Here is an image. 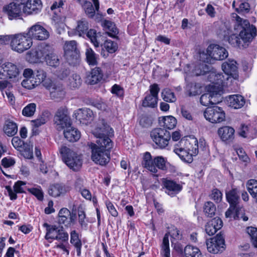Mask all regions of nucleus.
<instances>
[{"label":"nucleus","mask_w":257,"mask_h":257,"mask_svg":"<svg viewBox=\"0 0 257 257\" xmlns=\"http://www.w3.org/2000/svg\"><path fill=\"white\" fill-rule=\"evenodd\" d=\"M246 185L250 195L257 202V180L250 179L247 181Z\"/></svg>","instance_id":"nucleus-45"},{"label":"nucleus","mask_w":257,"mask_h":257,"mask_svg":"<svg viewBox=\"0 0 257 257\" xmlns=\"http://www.w3.org/2000/svg\"><path fill=\"white\" fill-rule=\"evenodd\" d=\"M227 101L229 106L235 109L242 107L245 103V99L243 96L239 94L232 95L229 96Z\"/></svg>","instance_id":"nucleus-32"},{"label":"nucleus","mask_w":257,"mask_h":257,"mask_svg":"<svg viewBox=\"0 0 257 257\" xmlns=\"http://www.w3.org/2000/svg\"><path fill=\"white\" fill-rule=\"evenodd\" d=\"M74 115L76 119L78 120L80 123L87 124L93 118V113L92 111L87 108H80L75 111Z\"/></svg>","instance_id":"nucleus-21"},{"label":"nucleus","mask_w":257,"mask_h":257,"mask_svg":"<svg viewBox=\"0 0 257 257\" xmlns=\"http://www.w3.org/2000/svg\"><path fill=\"white\" fill-rule=\"evenodd\" d=\"M203 211L207 216L212 217L215 215L216 207L213 202H207L204 205Z\"/></svg>","instance_id":"nucleus-49"},{"label":"nucleus","mask_w":257,"mask_h":257,"mask_svg":"<svg viewBox=\"0 0 257 257\" xmlns=\"http://www.w3.org/2000/svg\"><path fill=\"white\" fill-rule=\"evenodd\" d=\"M46 77V73L43 70H38L34 76L35 83L38 85L40 84Z\"/></svg>","instance_id":"nucleus-60"},{"label":"nucleus","mask_w":257,"mask_h":257,"mask_svg":"<svg viewBox=\"0 0 257 257\" xmlns=\"http://www.w3.org/2000/svg\"><path fill=\"white\" fill-rule=\"evenodd\" d=\"M163 99L168 102H174L176 100L174 93L169 88L164 89L161 93Z\"/></svg>","instance_id":"nucleus-47"},{"label":"nucleus","mask_w":257,"mask_h":257,"mask_svg":"<svg viewBox=\"0 0 257 257\" xmlns=\"http://www.w3.org/2000/svg\"><path fill=\"white\" fill-rule=\"evenodd\" d=\"M206 243L208 251L213 253L222 252L224 249L225 241L221 234H217L215 237L207 240Z\"/></svg>","instance_id":"nucleus-12"},{"label":"nucleus","mask_w":257,"mask_h":257,"mask_svg":"<svg viewBox=\"0 0 257 257\" xmlns=\"http://www.w3.org/2000/svg\"><path fill=\"white\" fill-rule=\"evenodd\" d=\"M184 253L186 257H202L200 249L191 245H188L185 247Z\"/></svg>","instance_id":"nucleus-38"},{"label":"nucleus","mask_w":257,"mask_h":257,"mask_svg":"<svg viewBox=\"0 0 257 257\" xmlns=\"http://www.w3.org/2000/svg\"><path fill=\"white\" fill-rule=\"evenodd\" d=\"M54 51V49L51 46L45 43L41 44L28 53L30 56L29 60L33 63L45 61Z\"/></svg>","instance_id":"nucleus-7"},{"label":"nucleus","mask_w":257,"mask_h":257,"mask_svg":"<svg viewBox=\"0 0 257 257\" xmlns=\"http://www.w3.org/2000/svg\"><path fill=\"white\" fill-rule=\"evenodd\" d=\"M240 136L252 139L257 135V128L253 124L242 125L239 132Z\"/></svg>","instance_id":"nucleus-28"},{"label":"nucleus","mask_w":257,"mask_h":257,"mask_svg":"<svg viewBox=\"0 0 257 257\" xmlns=\"http://www.w3.org/2000/svg\"><path fill=\"white\" fill-rule=\"evenodd\" d=\"M46 62L50 66L56 67L59 64V59L58 56L55 54L54 51L45 60Z\"/></svg>","instance_id":"nucleus-55"},{"label":"nucleus","mask_w":257,"mask_h":257,"mask_svg":"<svg viewBox=\"0 0 257 257\" xmlns=\"http://www.w3.org/2000/svg\"><path fill=\"white\" fill-rule=\"evenodd\" d=\"M105 205L109 213L113 217L118 216V212L112 203L109 200H106L105 202Z\"/></svg>","instance_id":"nucleus-64"},{"label":"nucleus","mask_w":257,"mask_h":257,"mask_svg":"<svg viewBox=\"0 0 257 257\" xmlns=\"http://www.w3.org/2000/svg\"><path fill=\"white\" fill-rule=\"evenodd\" d=\"M163 185L166 189L165 192L171 196H174L182 189V185L170 180L164 179L163 181Z\"/></svg>","instance_id":"nucleus-22"},{"label":"nucleus","mask_w":257,"mask_h":257,"mask_svg":"<svg viewBox=\"0 0 257 257\" xmlns=\"http://www.w3.org/2000/svg\"><path fill=\"white\" fill-rule=\"evenodd\" d=\"M21 84L24 87L28 89H33L38 85L36 83H35L34 78L25 79L22 81Z\"/></svg>","instance_id":"nucleus-59"},{"label":"nucleus","mask_w":257,"mask_h":257,"mask_svg":"<svg viewBox=\"0 0 257 257\" xmlns=\"http://www.w3.org/2000/svg\"><path fill=\"white\" fill-rule=\"evenodd\" d=\"M223 222L219 217H215L205 226V231L209 235H213L222 226Z\"/></svg>","instance_id":"nucleus-24"},{"label":"nucleus","mask_w":257,"mask_h":257,"mask_svg":"<svg viewBox=\"0 0 257 257\" xmlns=\"http://www.w3.org/2000/svg\"><path fill=\"white\" fill-rule=\"evenodd\" d=\"M204 116L211 123H220L225 118V114L222 108L217 106L206 108L204 111Z\"/></svg>","instance_id":"nucleus-9"},{"label":"nucleus","mask_w":257,"mask_h":257,"mask_svg":"<svg viewBox=\"0 0 257 257\" xmlns=\"http://www.w3.org/2000/svg\"><path fill=\"white\" fill-rule=\"evenodd\" d=\"M13 147L17 150L23 152L26 149V144L24 142L18 137H14L12 140Z\"/></svg>","instance_id":"nucleus-52"},{"label":"nucleus","mask_w":257,"mask_h":257,"mask_svg":"<svg viewBox=\"0 0 257 257\" xmlns=\"http://www.w3.org/2000/svg\"><path fill=\"white\" fill-rule=\"evenodd\" d=\"M3 69L4 73L7 72L8 77L9 78L17 77L19 73V69L17 66L12 63L7 62L3 64Z\"/></svg>","instance_id":"nucleus-37"},{"label":"nucleus","mask_w":257,"mask_h":257,"mask_svg":"<svg viewBox=\"0 0 257 257\" xmlns=\"http://www.w3.org/2000/svg\"><path fill=\"white\" fill-rule=\"evenodd\" d=\"M70 215V211L66 208L61 209L58 213V223L67 226L68 222V217Z\"/></svg>","instance_id":"nucleus-44"},{"label":"nucleus","mask_w":257,"mask_h":257,"mask_svg":"<svg viewBox=\"0 0 257 257\" xmlns=\"http://www.w3.org/2000/svg\"><path fill=\"white\" fill-rule=\"evenodd\" d=\"M89 29V24L87 20L85 19L77 22V25L76 27V34H78L80 36L86 34Z\"/></svg>","instance_id":"nucleus-41"},{"label":"nucleus","mask_w":257,"mask_h":257,"mask_svg":"<svg viewBox=\"0 0 257 257\" xmlns=\"http://www.w3.org/2000/svg\"><path fill=\"white\" fill-rule=\"evenodd\" d=\"M186 149L191 154L192 157L196 156L198 153V142L196 138L186 140L184 142Z\"/></svg>","instance_id":"nucleus-36"},{"label":"nucleus","mask_w":257,"mask_h":257,"mask_svg":"<svg viewBox=\"0 0 257 257\" xmlns=\"http://www.w3.org/2000/svg\"><path fill=\"white\" fill-rule=\"evenodd\" d=\"M65 192L64 187L59 184L51 186L48 190L49 194L54 197L59 196L60 195L64 194Z\"/></svg>","instance_id":"nucleus-40"},{"label":"nucleus","mask_w":257,"mask_h":257,"mask_svg":"<svg viewBox=\"0 0 257 257\" xmlns=\"http://www.w3.org/2000/svg\"><path fill=\"white\" fill-rule=\"evenodd\" d=\"M60 153L63 161L70 169L74 171H78L81 169L82 159L80 155L66 146L61 147L60 149Z\"/></svg>","instance_id":"nucleus-3"},{"label":"nucleus","mask_w":257,"mask_h":257,"mask_svg":"<svg viewBox=\"0 0 257 257\" xmlns=\"http://www.w3.org/2000/svg\"><path fill=\"white\" fill-rule=\"evenodd\" d=\"M183 141L180 142L174 146V152L185 162L191 163L193 161V157L187 149L181 146Z\"/></svg>","instance_id":"nucleus-23"},{"label":"nucleus","mask_w":257,"mask_h":257,"mask_svg":"<svg viewBox=\"0 0 257 257\" xmlns=\"http://www.w3.org/2000/svg\"><path fill=\"white\" fill-rule=\"evenodd\" d=\"M50 97L52 99L59 100L65 96V91L63 86L60 84H56L50 88Z\"/></svg>","instance_id":"nucleus-31"},{"label":"nucleus","mask_w":257,"mask_h":257,"mask_svg":"<svg viewBox=\"0 0 257 257\" xmlns=\"http://www.w3.org/2000/svg\"><path fill=\"white\" fill-rule=\"evenodd\" d=\"M208 91H210L211 99V104H216L220 101V92L221 90L219 87H216L214 85H209L206 87Z\"/></svg>","instance_id":"nucleus-35"},{"label":"nucleus","mask_w":257,"mask_h":257,"mask_svg":"<svg viewBox=\"0 0 257 257\" xmlns=\"http://www.w3.org/2000/svg\"><path fill=\"white\" fill-rule=\"evenodd\" d=\"M27 33L32 39L41 41L46 40L49 37L48 31L39 23L29 28Z\"/></svg>","instance_id":"nucleus-13"},{"label":"nucleus","mask_w":257,"mask_h":257,"mask_svg":"<svg viewBox=\"0 0 257 257\" xmlns=\"http://www.w3.org/2000/svg\"><path fill=\"white\" fill-rule=\"evenodd\" d=\"M65 138L69 142H75L77 141L81 136L80 132L75 127L70 125L64 131Z\"/></svg>","instance_id":"nucleus-29"},{"label":"nucleus","mask_w":257,"mask_h":257,"mask_svg":"<svg viewBox=\"0 0 257 257\" xmlns=\"http://www.w3.org/2000/svg\"><path fill=\"white\" fill-rule=\"evenodd\" d=\"M208 78L209 81L212 82V84L216 87H219L222 90L223 87L227 86L228 81L230 80L232 81V78L225 73L223 75L222 73L215 72H210L209 73Z\"/></svg>","instance_id":"nucleus-15"},{"label":"nucleus","mask_w":257,"mask_h":257,"mask_svg":"<svg viewBox=\"0 0 257 257\" xmlns=\"http://www.w3.org/2000/svg\"><path fill=\"white\" fill-rule=\"evenodd\" d=\"M68 82L71 87L78 88L82 83V79L79 75L73 73L69 77Z\"/></svg>","instance_id":"nucleus-46"},{"label":"nucleus","mask_w":257,"mask_h":257,"mask_svg":"<svg viewBox=\"0 0 257 257\" xmlns=\"http://www.w3.org/2000/svg\"><path fill=\"white\" fill-rule=\"evenodd\" d=\"M246 232L250 236L252 245L257 248V228L248 227L246 228Z\"/></svg>","instance_id":"nucleus-54"},{"label":"nucleus","mask_w":257,"mask_h":257,"mask_svg":"<svg viewBox=\"0 0 257 257\" xmlns=\"http://www.w3.org/2000/svg\"><path fill=\"white\" fill-rule=\"evenodd\" d=\"M36 104L31 103L27 105L22 110V114L27 117L32 116L36 111Z\"/></svg>","instance_id":"nucleus-53"},{"label":"nucleus","mask_w":257,"mask_h":257,"mask_svg":"<svg viewBox=\"0 0 257 257\" xmlns=\"http://www.w3.org/2000/svg\"><path fill=\"white\" fill-rule=\"evenodd\" d=\"M102 26L104 29L108 30L107 33L111 37L114 38L118 33V29L115 27L114 23L110 21L104 20Z\"/></svg>","instance_id":"nucleus-39"},{"label":"nucleus","mask_w":257,"mask_h":257,"mask_svg":"<svg viewBox=\"0 0 257 257\" xmlns=\"http://www.w3.org/2000/svg\"><path fill=\"white\" fill-rule=\"evenodd\" d=\"M150 137L157 148L164 149L166 148L169 144L171 134L164 128L157 127L151 131Z\"/></svg>","instance_id":"nucleus-6"},{"label":"nucleus","mask_w":257,"mask_h":257,"mask_svg":"<svg viewBox=\"0 0 257 257\" xmlns=\"http://www.w3.org/2000/svg\"><path fill=\"white\" fill-rule=\"evenodd\" d=\"M94 5L93 6L92 3L89 1H86L83 3L82 8L84 10L85 14L89 18L92 19L95 15L96 13L97 15H99V2L98 0H92Z\"/></svg>","instance_id":"nucleus-20"},{"label":"nucleus","mask_w":257,"mask_h":257,"mask_svg":"<svg viewBox=\"0 0 257 257\" xmlns=\"http://www.w3.org/2000/svg\"><path fill=\"white\" fill-rule=\"evenodd\" d=\"M209 66L204 63H199L195 65L193 73L196 76L204 75L209 71Z\"/></svg>","instance_id":"nucleus-48"},{"label":"nucleus","mask_w":257,"mask_h":257,"mask_svg":"<svg viewBox=\"0 0 257 257\" xmlns=\"http://www.w3.org/2000/svg\"><path fill=\"white\" fill-rule=\"evenodd\" d=\"M13 37L11 47L14 51L22 53L29 49L32 46V40L27 32L14 34Z\"/></svg>","instance_id":"nucleus-4"},{"label":"nucleus","mask_w":257,"mask_h":257,"mask_svg":"<svg viewBox=\"0 0 257 257\" xmlns=\"http://www.w3.org/2000/svg\"><path fill=\"white\" fill-rule=\"evenodd\" d=\"M98 145L91 143V159L96 164L105 166L110 160V151L112 147L110 139H100L97 140Z\"/></svg>","instance_id":"nucleus-1"},{"label":"nucleus","mask_w":257,"mask_h":257,"mask_svg":"<svg viewBox=\"0 0 257 257\" xmlns=\"http://www.w3.org/2000/svg\"><path fill=\"white\" fill-rule=\"evenodd\" d=\"M3 131L8 137H13L18 132V125L16 122L10 119L5 121Z\"/></svg>","instance_id":"nucleus-33"},{"label":"nucleus","mask_w":257,"mask_h":257,"mask_svg":"<svg viewBox=\"0 0 257 257\" xmlns=\"http://www.w3.org/2000/svg\"><path fill=\"white\" fill-rule=\"evenodd\" d=\"M103 73L99 67L92 69L90 74L87 76V81L91 85L95 84L100 82L103 78Z\"/></svg>","instance_id":"nucleus-30"},{"label":"nucleus","mask_w":257,"mask_h":257,"mask_svg":"<svg viewBox=\"0 0 257 257\" xmlns=\"http://www.w3.org/2000/svg\"><path fill=\"white\" fill-rule=\"evenodd\" d=\"M43 226L46 230L45 236V238L46 240H57L62 242L68 241L69 238L68 233L65 231L62 226L51 225L47 222H45L43 224Z\"/></svg>","instance_id":"nucleus-5"},{"label":"nucleus","mask_w":257,"mask_h":257,"mask_svg":"<svg viewBox=\"0 0 257 257\" xmlns=\"http://www.w3.org/2000/svg\"><path fill=\"white\" fill-rule=\"evenodd\" d=\"M210 197L216 203L221 202L222 198V194L221 192L217 189H214L212 191Z\"/></svg>","instance_id":"nucleus-63"},{"label":"nucleus","mask_w":257,"mask_h":257,"mask_svg":"<svg viewBox=\"0 0 257 257\" xmlns=\"http://www.w3.org/2000/svg\"><path fill=\"white\" fill-rule=\"evenodd\" d=\"M150 93L147 94L143 100L142 105L144 107H155L157 105L158 93L160 88L157 84H153L150 86Z\"/></svg>","instance_id":"nucleus-11"},{"label":"nucleus","mask_w":257,"mask_h":257,"mask_svg":"<svg viewBox=\"0 0 257 257\" xmlns=\"http://www.w3.org/2000/svg\"><path fill=\"white\" fill-rule=\"evenodd\" d=\"M222 69L227 75L232 79L236 80L238 78L237 63L234 60H228L222 64Z\"/></svg>","instance_id":"nucleus-18"},{"label":"nucleus","mask_w":257,"mask_h":257,"mask_svg":"<svg viewBox=\"0 0 257 257\" xmlns=\"http://www.w3.org/2000/svg\"><path fill=\"white\" fill-rule=\"evenodd\" d=\"M85 54L87 62L89 65L94 66L97 65V56L91 48H87Z\"/></svg>","instance_id":"nucleus-50"},{"label":"nucleus","mask_w":257,"mask_h":257,"mask_svg":"<svg viewBox=\"0 0 257 257\" xmlns=\"http://www.w3.org/2000/svg\"><path fill=\"white\" fill-rule=\"evenodd\" d=\"M222 32L221 31L218 32V34L222 36L232 46L239 48H244V45L241 41L239 35L230 34V30L224 25L222 26Z\"/></svg>","instance_id":"nucleus-14"},{"label":"nucleus","mask_w":257,"mask_h":257,"mask_svg":"<svg viewBox=\"0 0 257 257\" xmlns=\"http://www.w3.org/2000/svg\"><path fill=\"white\" fill-rule=\"evenodd\" d=\"M234 132L233 127L224 126L218 129V134L223 141L231 142L234 138Z\"/></svg>","instance_id":"nucleus-27"},{"label":"nucleus","mask_w":257,"mask_h":257,"mask_svg":"<svg viewBox=\"0 0 257 257\" xmlns=\"http://www.w3.org/2000/svg\"><path fill=\"white\" fill-rule=\"evenodd\" d=\"M87 36L91 40V42L94 45L95 47H98L99 46V38L100 37L99 34L97 33L96 31L93 29H90L86 32Z\"/></svg>","instance_id":"nucleus-51"},{"label":"nucleus","mask_w":257,"mask_h":257,"mask_svg":"<svg viewBox=\"0 0 257 257\" xmlns=\"http://www.w3.org/2000/svg\"><path fill=\"white\" fill-rule=\"evenodd\" d=\"M235 18L236 23L234 29L239 32V37L245 48L256 37L257 30L255 27L250 25L248 20L243 19L237 15Z\"/></svg>","instance_id":"nucleus-2"},{"label":"nucleus","mask_w":257,"mask_h":257,"mask_svg":"<svg viewBox=\"0 0 257 257\" xmlns=\"http://www.w3.org/2000/svg\"><path fill=\"white\" fill-rule=\"evenodd\" d=\"M207 52L213 59L222 60L228 55V52L223 47L216 44H211L207 49Z\"/></svg>","instance_id":"nucleus-16"},{"label":"nucleus","mask_w":257,"mask_h":257,"mask_svg":"<svg viewBox=\"0 0 257 257\" xmlns=\"http://www.w3.org/2000/svg\"><path fill=\"white\" fill-rule=\"evenodd\" d=\"M64 57L67 62L72 65L79 63L80 52L77 48V43L74 40L66 41L63 46Z\"/></svg>","instance_id":"nucleus-8"},{"label":"nucleus","mask_w":257,"mask_h":257,"mask_svg":"<svg viewBox=\"0 0 257 257\" xmlns=\"http://www.w3.org/2000/svg\"><path fill=\"white\" fill-rule=\"evenodd\" d=\"M142 166L153 173L156 174L158 172V169L155 168L154 165V158H153L150 153L148 152L143 154Z\"/></svg>","instance_id":"nucleus-25"},{"label":"nucleus","mask_w":257,"mask_h":257,"mask_svg":"<svg viewBox=\"0 0 257 257\" xmlns=\"http://www.w3.org/2000/svg\"><path fill=\"white\" fill-rule=\"evenodd\" d=\"M161 254L163 257H170L168 233H166L163 237L161 245Z\"/></svg>","instance_id":"nucleus-43"},{"label":"nucleus","mask_w":257,"mask_h":257,"mask_svg":"<svg viewBox=\"0 0 257 257\" xmlns=\"http://www.w3.org/2000/svg\"><path fill=\"white\" fill-rule=\"evenodd\" d=\"M154 165L156 168L164 170L166 169V161L162 156H157L154 158Z\"/></svg>","instance_id":"nucleus-58"},{"label":"nucleus","mask_w":257,"mask_h":257,"mask_svg":"<svg viewBox=\"0 0 257 257\" xmlns=\"http://www.w3.org/2000/svg\"><path fill=\"white\" fill-rule=\"evenodd\" d=\"M238 193L236 188L225 192L226 200L231 206H237L239 200Z\"/></svg>","instance_id":"nucleus-34"},{"label":"nucleus","mask_w":257,"mask_h":257,"mask_svg":"<svg viewBox=\"0 0 257 257\" xmlns=\"http://www.w3.org/2000/svg\"><path fill=\"white\" fill-rule=\"evenodd\" d=\"M160 124L164 128L171 130L175 127L177 124L176 119L172 116H166L162 118Z\"/></svg>","instance_id":"nucleus-42"},{"label":"nucleus","mask_w":257,"mask_h":257,"mask_svg":"<svg viewBox=\"0 0 257 257\" xmlns=\"http://www.w3.org/2000/svg\"><path fill=\"white\" fill-rule=\"evenodd\" d=\"M67 109L61 107L54 116V121L57 130L61 131L71 125L70 118L67 115Z\"/></svg>","instance_id":"nucleus-10"},{"label":"nucleus","mask_w":257,"mask_h":257,"mask_svg":"<svg viewBox=\"0 0 257 257\" xmlns=\"http://www.w3.org/2000/svg\"><path fill=\"white\" fill-rule=\"evenodd\" d=\"M70 242L74 246L82 245L81 239L79 237V234L76 230H72L70 232Z\"/></svg>","instance_id":"nucleus-61"},{"label":"nucleus","mask_w":257,"mask_h":257,"mask_svg":"<svg viewBox=\"0 0 257 257\" xmlns=\"http://www.w3.org/2000/svg\"><path fill=\"white\" fill-rule=\"evenodd\" d=\"M27 190L29 192L34 195L39 200H43L44 195L40 186H38L37 188H28Z\"/></svg>","instance_id":"nucleus-57"},{"label":"nucleus","mask_w":257,"mask_h":257,"mask_svg":"<svg viewBox=\"0 0 257 257\" xmlns=\"http://www.w3.org/2000/svg\"><path fill=\"white\" fill-rule=\"evenodd\" d=\"M23 4L11 3L4 8L5 12L7 14L10 20L17 19L22 16V8Z\"/></svg>","instance_id":"nucleus-17"},{"label":"nucleus","mask_w":257,"mask_h":257,"mask_svg":"<svg viewBox=\"0 0 257 257\" xmlns=\"http://www.w3.org/2000/svg\"><path fill=\"white\" fill-rule=\"evenodd\" d=\"M42 8L41 0H28L23 4V12L25 14H36L39 13Z\"/></svg>","instance_id":"nucleus-19"},{"label":"nucleus","mask_w":257,"mask_h":257,"mask_svg":"<svg viewBox=\"0 0 257 257\" xmlns=\"http://www.w3.org/2000/svg\"><path fill=\"white\" fill-rule=\"evenodd\" d=\"M113 130L110 126L104 122H102V126L97 127L96 129L95 133L98 138V140L100 139H110L113 136Z\"/></svg>","instance_id":"nucleus-26"},{"label":"nucleus","mask_w":257,"mask_h":257,"mask_svg":"<svg viewBox=\"0 0 257 257\" xmlns=\"http://www.w3.org/2000/svg\"><path fill=\"white\" fill-rule=\"evenodd\" d=\"M210 99H211V94L210 91L207 90V92L202 94L200 98V101L201 104L204 106L211 105Z\"/></svg>","instance_id":"nucleus-62"},{"label":"nucleus","mask_w":257,"mask_h":257,"mask_svg":"<svg viewBox=\"0 0 257 257\" xmlns=\"http://www.w3.org/2000/svg\"><path fill=\"white\" fill-rule=\"evenodd\" d=\"M104 47L108 52L113 53L117 50L118 46L116 42L107 40L104 43Z\"/></svg>","instance_id":"nucleus-56"}]
</instances>
